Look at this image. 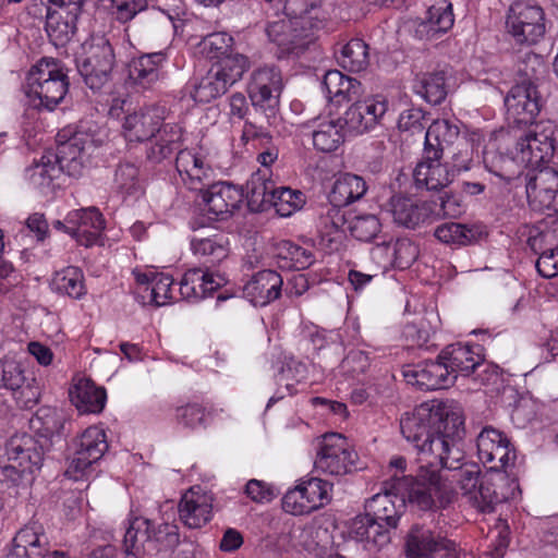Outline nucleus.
Returning a JSON list of instances; mask_svg holds the SVG:
<instances>
[{"label": "nucleus", "instance_id": "f257e3e1", "mask_svg": "<svg viewBox=\"0 0 558 558\" xmlns=\"http://www.w3.org/2000/svg\"><path fill=\"white\" fill-rule=\"evenodd\" d=\"M442 436L435 440L432 454L424 457L416 465L415 480L400 482L403 492L412 489V501L420 508L436 511L447 508L454 499V492L440 476V470L459 472L464 463L463 452L456 440L464 434V421L461 414H453L441 429Z\"/></svg>", "mask_w": 558, "mask_h": 558}, {"label": "nucleus", "instance_id": "f03ea898", "mask_svg": "<svg viewBox=\"0 0 558 558\" xmlns=\"http://www.w3.org/2000/svg\"><path fill=\"white\" fill-rule=\"evenodd\" d=\"M162 120L158 108H147L128 114L123 122L124 136L128 141H154L147 150V159L154 163L171 157L183 142L182 128L172 123L163 124Z\"/></svg>", "mask_w": 558, "mask_h": 558}, {"label": "nucleus", "instance_id": "7ed1b4c3", "mask_svg": "<svg viewBox=\"0 0 558 558\" xmlns=\"http://www.w3.org/2000/svg\"><path fill=\"white\" fill-rule=\"evenodd\" d=\"M453 414H461L447 404L433 400L416 407L411 413H405L400 420V429L407 441L417 450L416 465L424 457L432 454L434 442L442 436L441 429Z\"/></svg>", "mask_w": 558, "mask_h": 558}, {"label": "nucleus", "instance_id": "20e7f679", "mask_svg": "<svg viewBox=\"0 0 558 558\" xmlns=\"http://www.w3.org/2000/svg\"><path fill=\"white\" fill-rule=\"evenodd\" d=\"M66 69L60 60L41 58L28 72L26 97L39 111H53L69 92Z\"/></svg>", "mask_w": 558, "mask_h": 558}, {"label": "nucleus", "instance_id": "39448f33", "mask_svg": "<svg viewBox=\"0 0 558 558\" xmlns=\"http://www.w3.org/2000/svg\"><path fill=\"white\" fill-rule=\"evenodd\" d=\"M5 449L11 463L2 468V473L13 483L31 482L52 450L47 440H40L26 433L11 437Z\"/></svg>", "mask_w": 558, "mask_h": 558}, {"label": "nucleus", "instance_id": "423d86ee", "mask_svg": "<svg viewBox=\"0 0 558 558\" xmlns=\"http://www.w3.org/2000/svg\"><path fill=\"white\" fill-rule=\"evenodd\" d=\"M284 14L287 19L269 22L266 33L282 54L299 57L313 43V31L320 23V14H288L286 11Z\"/></svg>", "mask_w": 558, "mask_h": 558}, {"label": "nucleus", "instance_id": "0eeeda50", "mask_svg": "<svg viewBox=\"0 0 558 558\" xmlns=\"http://www.w3.org/2000/svg\"><path fill=\"white\" fill-rule=\"evenodd\" d=\"M404 480H415L412 474L410 476H398L395 473L389 481L384 484V492L378 493L366 500L364 509L367 511V515H371L379 525H381L387 534L390 529H395L398 525L401 510L408 502L412 508L426 511L420 508L414 501H412V489L403 492L400 482Z\"/></svg>", "mask_w": 558, "mask_h": 558}, {"label": "nucleus", "instance_id": "6e6552de", "mask_svg": "<svg viewBox=\"0 0 558 558\" xmlns=\"http://www.w3.org/2000/svg\"><path fill=\"white\" fill-rule=\"evenodd\" d=\"M558 145V125L550 121L530 124L515 140V156L521 163L537 168L549 162Z\"/></svg>", "mask_w": 558, "mask_h": 558}, {"label": "nucleus", "instance_id": "1a4fd4ad", "mask_svg": "<svg viewBox=\"0 0 558 558\" xmlns=\"http://www.w3.org/2000/svg\"><path fill=\"white\" fill-rule=\"evenodd\" d=\"M83 54L76 59V66L84 83L93 90L101 89L111 78L114 52L104 36L92 37L83 46Z\"/></svg>", "mask_w": 558, "mask_h": 558}, {"label": "nucleus", "instance_id": "9d476101", "mask_svg": "<svg viewBox=\"0 0 558 558\" xmlns=\"http://www.w3.org/2000/svg\"><path fill=\"white\" fill-rule=\"evenodd\" d=\"M457 482L466 501L481 512H492L496 505L507 500L506 494L498 492L497 483L482 475L476 463L465 462L457 474Z\"/></svg>", "mask_w": 558, "mask_h": 558}, {"label": "nucleus", "instance_id": "9b49d317", "mask_svg": "<svg viewBox=\"0 0 558 558\" xmlns=\"http://www.w3.org/2000/svg\"><path fill=\"white\" fill-rule=\"evenodd\" d=\"M506 25L517 44H537L546 33L544 10L526 1L515 2L509 9Z\"/></svg>", "mask_w": 558, "mask_h": 558}, {"label": "nucleus", "instance_id": "f8f14e48", "mask_svg": "<svg viewBox=\"0 0 558 558\" xmlns=\"http://www.w3.org/2000/svg\"><path fill=\"white\" fill-rule=\"evenodd\" d=\"M458 545L439 532L413 524L404 543L407 558H458Z\"/></svg>", "mask_w": 558, "mask_h": 558}, {"label": "nucleus", "instance_id": "ddd939ff", "mask_svg": "<svg viewBox=\"0 0 558 558\" xmlns=\"http://www.w3.org/2000/svg\"><path fill=\"white\" fill-rule=\"evenodd\" d=\"M357 453L340 434L325 435L317 451L315 469L330 475H345L357 470Z\"/></svg>", "mask_w": 558, "mask_h": 558}, {"label": "nucleus", "instance_id": "4468645a", "mask_svg": "<svg viewBox=\"0 0 558 558\" xmlns=\"http://www.w3.org/2000/svg\"><path fill=\"white\" fill-rule=\"evenodd\" d=\"M108 448L105 430L97 426L87 427L72 442V458L65 475L77 480L81 473L101 459Z\"/></svg>", "mask_w": 558, "mask_h": 558}, {"label": "nucleus", "instance_id": "2eb2a0df", "mask_svg": "<svg viewBox=\"0 0 558 558\" xmlns=\"http://www.w3.org/2000/svg\"><path fill=\"white\" fill-rule=\"evenodd\" d=\"M46 32L54 45H65L76 31L82 0H48Z\"/></svg>", "mask_w": 558, "mask_h": 558}, {"label": "nucleus", "instance_id": "dca6fc26", "mask_svg": "<svg viewBox=\"0 0 558 558\" xmlns=\"http://www.w3.org/2000/svg\"><path fill=\"white\" fill-rule=\"evenodd\" d=\"M525 182L526 196L530 206L539 211H558V170L544 167L527 172Z\"/></svg>", "mask_w": 558, "mask_h": 558}, {"label": "nucleus", "instance_id": "f3484780", "mask_svg": "<svg viewBox=\"0 0 558 558\" xmlns=\"http://www.w3.org/2000/svg\"><path fill=\"white\" fill-rule=\"evenodd\" d=\"M507 120L514 124H533L542 110L543 98L535 86L514 84L505 97Z\"/></svg>", "mask_w": 558, "mask_h": 558}, {"label": "nucleus", "instance_id": "a211bd4d", "mask_svg": "<svg viewBox=\"0 0 558 558\" xmlns=\"http://www.w3.org/2000/svg\"><path fill=\"white\" fill-rule=\"evenodd\" d=\"M388 110V101L381 95L355 99L339 121L352 134H363L374 129Z\"/></svg>", "mask_w": 558, "mask_h": 558}, {"label": "nucleus", "instance_id": "6ab92c4d", "mask_svg": "<svg viewBox=\"0 0 558 558\" xmlns=\"http://www.w3.org/2000/svg\"><path fill=\"white\" fill-rule=\"evenodd\" d=\"M283 89L281 71L271 66L254 70L247 84V94L252 106L266 107L269 111L279 108V98Z\"/></svg>", "mask_w": 558, "mask_h": 558}, {"label": "nucleus", "instance_id": "aec40b11", "mask_svg": "<svg viewBox=\"0 0 558 558\" xmlns=\"http://www.w3.org/2000/svg\"><path fill=\"white\" fill-rule=\"evenodd\" d=\"M476 447L478 459L482 463L489 464L490 471L504 470L515 460L508 437L490 426L484 427L478 434Z\"/></svg>", "mask_w": 558, "mask_h": 558}, {"label": "nucleus", "instance_id": "412c9836", "mask_svg": "<svg viewBox=\"0 0 558 558\" xmlns=\"http://www.w3.org/2000/svg\"><path fill=\"white\" fill-rule=\"evenodd\" d=\"M93 148V138L85 133L76 132L60 142L53 156L64 173L76 178L83 173Z\"/></svg>", "mask_w": 558, "mask_h": 558}, {"label": "nucleus", "instance_id": "4be33fe9", "mask_svg": "<svg viewBox=\"0 0 558 558\" xmlns=\"http://www.w3.org/2000/svg\"><path fill=\"white\" fill-rule=\"evenodd\" d=\"M445 363L438 355L435 361H423L414 365H407L403 368V376L408 384L422 390L448 388L453 385V375H450V371Z\"/></svg>", "mask_w": 558, "mask_h": 558}, {"label": "nucleus", "instance_id": "5701e85b", "mask_svg": "<svg viewBox=\"0 0 558 558\" xmlns=\"http://www.w3.org/2000/svg\"><path fill=\"white\" fill-rule=\"evenodd\" d=\"M206 186L208 187L201 192L208 214L213 215L211 218L225 220L234 209L239 208L243 199V191L227 182L210 184L207 181Z\"/></svg>", "mask_w": 558, "mask_h": 558}, {"label": "nucleus", "instance_id": "b1692460", "mask_svg": "<svg viewBox=\"0 0 558 558\" xmlns=\"http://www.w3.org/2000/svg\"><path fill=\"white\" fill-rule=\"evenodd\" d=\"M227 278L202 267L189 269L180 282V293L186 300H202L226 286Z\"/></svg>", "mask_w": 558, "mask_h": 558}, {"label": "nucleus", "instance_id": "393cba45", "mask_svg": "<svg viewBox=\"0 0 558 558\" xmlns=\"http://www.w3.org/2000/svg\"><path fill=\"white\" fill-rule=\"evenodd\" d=\"M71 235L85 246L95 244L105 229V219L96 207L72 210L65 218Z\"/></svg>", "mask_w": 558, "mask_h": 558}, {"label": "nucleus", "instance_id": "a878e982", "mask_svg": "<svg viewBox=\"0 0 558 558\" xmlns=\"http://www.w3.org/2000/svg\"><path fill=\"white\" fill-rule=\"evenodd\" d=\"M178 25L173 17L161 9H151L138 25V36L147 44L167 46L174 34Z\"/></svg>", "mask_w": 558, "mask_h": 558}, {"label": "nucleus", "instance_id": "bb28decb", "mask_svg": "<svg viewBox=\"0 0 558 558\" xmlns=\"http://www.w3.org/2000/svg\"><path fill=\"white\" fill-rule=\"evenodd\" d=\"M166 59L163 51L144 53L129 64L128 83L136 92L153 88L160 78V66Z\"/></svg>", "mask_w": 558, "mask_h": 558}, {"label": "nucleus", "instance_id": "cd10ccee", "mask_svg": "<svg viewBox=\"0 0 558 558\" xmlns=\"http://www.w3.org/2000/svg\"><path fill=\"white\" fill-rule=\"evenodd\" d=\"M175 151V169L183 184L192 191H203L210 179L211 169L193 150L180 146Z\"/></svg>", "mask_w": 558, "mask_h": 558}, {"label": "nucleus", "instance_id": "c85d7f7f", "mask_svg": "<svg viewBox=\"0 0 558 558\" xmlns=\"http://www.w3.org/2000/svg\"><path fill=\"white\" fill-rule=\"evenodd\" d=\"M129 529L136 530L137 537L144 545L155 543L158 550L172 549L180 543L179 527L174 523L155 525L148 519H135Z\"/></svg>", "mask_w": 558, "mask_h": 558}, {"label": "nucleus", "instance_id": "c756f323", "mask_svg": "<svg viewBox=\"0 0 558 558\" xmlns=\"http://www.w3.org/2000/svg\"><path fill=\"white\" fill-rule=\"evenodd\" d=\"M441 157L425 156L416 165L413 178L417 187H425L428 191H438L452 182L453 170L446 163L440 162Z\"/></svg>", "mask_w": 558, "mask_h": 558}, {"label": "nucleus", "instance_id": "7c9ffc66", "mask_svg": "<svg viewBox=\"0 0 558 558\" xmlns=\"http://www.w3.org/2000/svg\"><path fill=\"white\" fill-rule=\"evenodd\" d=\"M459 128L448 120L432 122L424 137L425 156L442 157L445 150L452 149L461 140Z\"/></svg>", "mask_w": 558, "mask_h": 558}, {"label": "nucleus", "instance_id": "2f4dec72", "mask_svg": "<svg viewBox=\"0 0 558 558\" xmlns=\"http://www.w3.org/2000/svg\"><path fill=\"white\" fill-rule=\"evenodd\" d=\"M283 280L271 269L258 271L244 286V293L254 305L265 306L281 295Z\"/></svg>", "mask_w": 558, "mask_h": 558}, {"label": "nucleus", "instance_id": "473e14b6", "mask_svg": "<svg viewBox=\"0 0 558 558\" xmlns=\"http://www.w3.org/2000/svg\"><path fill=\"white\" fill-rule=\"evenodd\" d=\"M439 359L446 362L445 365L449 368L450 375H453V381L459 374L470 376L483 365V357L478 352L470 345L460 343L447 345L439 353Z\"/></svg>", "mask_w": 558, "mask_h": 558}, {"label": "nucleus", "instance_id": "72a5a7b5", "mask_svg": "<svg viewBox=\"0 0 558 558\" xmlns=\"http://www.w3.org/2000/svg\"><path fill=\"white\" fill-rule=\"evenodd\" d=\"M388 206L395 222L410 229L424 222L433 211L427 203L402 195L392 196Z\"/></svg>", "mask_w": 558, "mask_h": 558}, {"label": "nucleus", "instance_id": "f704fd0d", "mask_svg": "<svg viewBox=\"0 0 558 558\" xmlns=\"http://www.w3.org/2000/svg\"><path fill=\"white\" fill-rule=\"evenodd\" d=\"M452 5L441 0L427 9L425 16L415 28V36L420 39H432L438 34L446 33L453 25Z\"/></svg>", "mask_w": 558, "mask_h": 558}, {"label": "nucleus", "instance_id": "c9c22d12", "mask_svg": "<svg viewBox=\"0 0 558 558\" xmlns=\"http://www.w3.org/2000/svg\"><path fill=\"white\" fill-rule=\"evenodd\" d=\"M191 248L202 262V268L211 270L229 256V239L223 233L207 238H193Z\"/></svg>", "mask_w": 558, "mask_h": 558}, {"label": "nucleus", "instance_id": "e433bc0d", "mask_svg": "<svg viewBox=\"0 0 558 558\" xmlns=\"http://www.w3.org/2000/svg\"><path fill=\"white\" fill-rule=\"evenodd\" d=\"M243 191L247 199V207L253 213H262L272 207L275 204V183L267 179L260 171L253 173L245 183Z\"/></svg>", "mask_w": 558, "mask_h": 558}, {"label": "nucleus", "instance_id": "4c0bfd02", "mask_svg": "<svg viewBox=\"0 0 558 558\" xmlns=\"http://www.w3.org/2000/svg\"><path fill=\"white\" fill-rule=\"evenodd\" d=\"M71 402L80 413H100L106 404L107 395L102 387H98L94 381L81 378L70 390Z\"/></svg>", "mask_w": 558, "mask_h": 558}, {"label": "nucleus", "instance_id": "58836bf2", "mask_svg": "<svg viewBox=\"0 0 558 558\" xmlns=\"http://www.w3.org/2000/svg\"><path fill=\"white\" fill-rule=\"evenodd\" d=\"M181 521L191 529H198L205 525L211 518V504L205 495L190 489L185 493L179 504Z\"/></svg>", "mask_w": 558, "mask_h": 558}, {"label": "nucleus", "instance_id": "ea45409f", "mask_svg": "<svg viewBox=\"0 0 558 558\" xmlns=\"http://www.w3.org/2000/svg\"><path fill=\"white\" fill-rule=\"evenodd\" d=\"M322 86L326 92V98L337 104L353 101L362 93V85L356 78L347 76L338 70L328 71Z\"/></svg>", "mask_w": 558, "mask_h": 558}, {"label": "nucleus", "instance_id": "a19ab883", "mask_svg": "<svg viewBox=\"0 0 558 558\" xmlns=\"http://www.w3.org/2000/svg\"><path fill=\"white\" fill-rule=\"evenodd\" d=\"M553 233L542 232L529 239L531 250L538 255L536 269L544 278L558 276V244L554 245Z\"/></svg>", "mask_w": 558, "mask_h": 558}, {"label": "nucleus", "instance_id": "79ce46f5", "mask_svg": "<svg viewBox=\"0 0 558 558\" xmlns=\"http://www.w3.org/2000/svg\"><path fill=\"white\" fill-rule=\"evenodd\" d=\"M31 427L35 432V437L40 440H47L51 448L62 439L64 427V417L56 409L43 407L37 410L31 420Z\"/></svg>", "mask_w": 558, "mask_h": 558}, {"label": "nucleus", "instance_id": "37998d69", "mask_svg": "<svg viewBox=\"0 0 558 558\" xmlns=\"http://www.w3.org/2000/svg\"><path fill=\"white\" fill-rule=\"evenodd\" d=\"M252 107L253 109L244 118L242 140L245 142L260 140L263 144H268L271 141L269 128L275 122L279 108H272L269 111L266 105Z\"/></svg>", "mask_w": 558, "mask_h": 558}, {"label": "nucleus", "instance_id": "c03bdc74", "mask_svg": "<svg viewBox=\"0 0 558 558\" xmlns=\"http://www.w3.org/2000/svg\"><path fill=\"white\" fill-rule=\"evenodd\" d=\"M13 544L22 549H26L32 556L46 558L52 550L45 527L37 521H32L23 526L14 536Z\"/></svg>", "mask_w": 558, "mask_h": 558}, {"label": "nucleus", "instance_id": "a18cd8bd", "mask_svg": "<svg viewBox=\"0 0 558 558\" xmlns=\"http://www.w3.org/2000/svg\"><path fill=\"white\" fill-rule=\"evenodd\" d=\"M113 186L123 201H137L145 192L138 168L129 161L117 166Z\"/></svg>", "mask_w": 558, "mask_h": 558}, {"label": "nucleus", "instance_id": "49530a36", "mask_svg": "<svg viewBox=\"0 0 558 558\" xmlns=\"http://www.w3.org/2000/svg\"><path fill=\"white\" fill-rule=\"evenodd\" d=\"M366 191L367 186L362 177L345 173L333 183L329 201L331 205L344 207L362 198Z\"/></svg>", "mask_w": 558, "mask_h": 558}, {"label": "nucleus", "instance_id": "de8ad7c7", "mask_svg": "<svg viewBox=\"0 0 558 558\" xmlns=\"http://www.w3.org/2000/svg\"><path fill=\"white\" fill-rule=\"evenodd\" d=\"M417 247L408 239H398L395 242L384 241L372 250L373 257L385 255L390 263L399 268L409 267L417 257Z\"/></svg>", "mask_w": 558, "mask_h": 558}, {"label": "nucleus", "instance_id": "09e8293b", "mask_svg": "<svg viewBox=\"0 0 558 558\" xmlns=\"http://www.w3.org/2000/svg\"><path fill=\"white\" fill-rule=\"evenodd\" d=\"M61 173L64 171L56 161L53 154L41 156L39 161L26 169V177L31 184L43 193L52 187L53 181Z\"/></svg>", "mask_w": 558, "mask_h": 558}, {"label": "nucleus", "instance_id": "8fccbe9b", "mask_svg": "<svg viewBox=\"0 0 558 558\" xmlns=\"http://www.w3.org/2000/svg\"><path fill=\"white\" fill-rule=\"evenodd\" d=\"M349 535L356 542L372 543L374 546H383L389 542L387 531L381 527L367 511L364 514L356 515L349 526Z\"/></svg>", "mask_w": 558, "mask_h": 558}, {"label": "nucleus", "instance_id": "3c124183", "mask_svg": "<svg viewBox=\"0 0 558 558\" xmlns=\"http://www.w3.org/2000/svg\"><path fill=\"white\" fill-rule=\"evenodd\" d=\"M278 266L288 270H304L315 262L313 251L290 241H281L277 246Z\"/></svg>", "mask_w": 558, "mask_h": 558}, {"label": "nucleus", "instance_id": "603ef678", "mask_svg": "<svg viewBox=\"0 0 558 558\" xmlns=\"http://www.w3.org/2000/svg\"><path fill=\"white\" fill-rule=\"evenodd\" d=\"M482 232L476 227L458 222H446L435 229L434 235L441 243L450 246H464L478 240Z\"/></svg>", "mask_w": 558, "mask_h": 558}, {"label": "nucleus", "instance_id": "864d4df0", "mask_svg": "<svg viewBox=\"0 0 558 558\" xmlns=\"http://www.w3.org/2000/svg\"><path fill=\"white\" fill-rule=\"evenodd\" d=\"M415 88L427 102L434 106L440 105L448 94L446 73L444 71L425 73L417 78Z\"/></svg>", "mask_w": 558, "mask_h": 558}, {"label": "nucleus", "instance_id": "5fc2aeb1", "mask_svg": "<svg viewBox=\"0 0 558 558\" xmlns=\"http://www.w3.org/2000/svg\"><path fill=\"white\" fill-rule=\"evenodd\" d=\"M52 287L58 293L76 300L86 293L83 271L74 266L57 271L52 279Z\"/></svg>", "mask_w": 558, "mask_h": 558}, {"label": "nucleus", "instance_id": "6e6d98bb", "mask_svg": "<svg viewBox=\"0 0 558 558\" xmlns=\"http://www.w3.org/2000/svg\"><path fill=\"white\" fill-rule=\"evenodd\" d=\"M343 132L348 131L339 119L337 121L323 122L313 132V144L320 151L331 153L343 143Z\"/></svg>", "mask_w": 558, "mask_h": 558}, {"label": "nucleus", "instance_id": "4d7b16f0", "mask_svg": "<svg viewBox=\"0 0 558 558\" xmlns=\"http://www.w3.org/2000/svg\"><path fill=\"white\" fill-rule=\"evenodd\" d=\"M251 66L252 62L250 58L243 53L236 52L235 50L214 62L211 65V68L216 70L231 86L239 82Z\"/></svg>", "mask_w": 558, "mask_h": 558}, {"label": "nucleus", "instance_id": "13d9d810", "mask_svg": "<svg viewBox=\"0 0 558 558\" xmlns=\"http://www.w3.org/2000/svg\"><path fill=\"white\" fill-rule=\"evenodd\" d=\"M338 61L350 72L364 71L369 63L368 46L360 38H353L341 49Z\"/></svg>", "mask_w": 558, "mask_h": 558}, {"label": "nucleus", "instance_id": "bf43d9fd", "mask_svg": "<svg viewBox=\"0 0 558 558\" xmlns=\"http://www.w3.org/2000/svg\"><path fill=\"white\" fill-rule=\"evenodd\" d=\"M546 73V64L541 56L526 53L517 64V83L535 86L538 89L539 82Z\"/></svg>", "mask_w": 558, "mask_h": 558}, {"label": "nucleus", "instance_id": "052dcab7", "mask_svg": "<svg viewBox=\"0 0 558 558\" xmlns=\"http://www.w3.org/2000/svg\"><path fill=\"white\" fill-rule=\"evenodd\" d=\"M231 85L213 68L195 86L193 97L199 102H210L225 95Z\"/></svg>", "mask_w": 558, "mask_h": 558}, {"label": "nucleus", "instance_id": "680f3d73", "mask_svg": "<svg viewBox=\"0 0 558 558\" xmlns=\"http://www.w3.org/2000/svg\"><path fill=\"white\" fill-rule=\"evenodd\" d=\"M233 41V37L229 34L218 32L205 36L198 47L205 58L216 62L234 50Z\"/></svg>", "mask_w": 558, "mask_h": 558}, {"label": "nucleus", "instance_id": "e2e57ef3", "mask_svg": "<svg viewBox=\"0 0 558 558\" xmlns=\"http://www.w3.org/2000/svg\"><path fill=\"white\" fill-rule=\"evenodd\" d=\"M511 154L513 155L512 157L486 154L484 157L486 168L492 173L507 182H510L513 179H522L520 170H513L514 167L519 168L517 162H520L515 156V150L511 151Z\"/></svg>", "mask_w": 558, "mask_h": 558}, {"label": "nucleus", "instance_id": "0e129e2a", "mask_svg": "<svg viewBox=\"0 0 558 558\" xmlns=\"http://www.w3.org/2000/svg\"><path fill=\"white\" fill-rule=\"evenodd\" d=\"M348 229L356 240L369 242L380 232L381 223L373 214L356 215L350 217Z\"/></svg>", "mask_w": 558, "mask_h": 558}, {"label": "nucleus", "instance_id": "69168bd1", "mask_svg": "<svg viewBox=\"0 0 558 558\" xmlns=\"http://www.w3.org/2000/svg\"><path fill=\"white\" fill-rule=\"evenodd\" d=\"M100 7L121 23L131 21L147 7L146 0H100Z\"/></svg>", "mask_w": 558, "mask_h": 558}, {"label": "nucleus", "instance_id": "338daca9", "mask_svg": "<svg viewBox=\"0 0 558 558\" xmlns=\"http://www.w3.org/2000/svg\"><path fill=\"white\" fill-rule=\"evenodd\" d=\"M274 201L272 207H276L281 216H290L292 211L302 208L304 195L300 191L281 186L276 187Z\"/></svg>", "mask_w": 558, "mask_h": 558}, {"label": "nucleus", "instance_id": "774afa93", "mask_svg": "<svg viewBox=\"0 0 558 558\" xmlns=\"http://www.w3.org/2000/svg\"><path fill=\"white\" fill-rule=\"evenodd\" d=\"M304 489V494L308 501L312 504L314 510L323 507L325 502L329 501V493L332 488V484L327 481L311 477L307 481L300 483Z\"/></svg>", "mask_w": 558, "mask_h": 558}]
</instances>
